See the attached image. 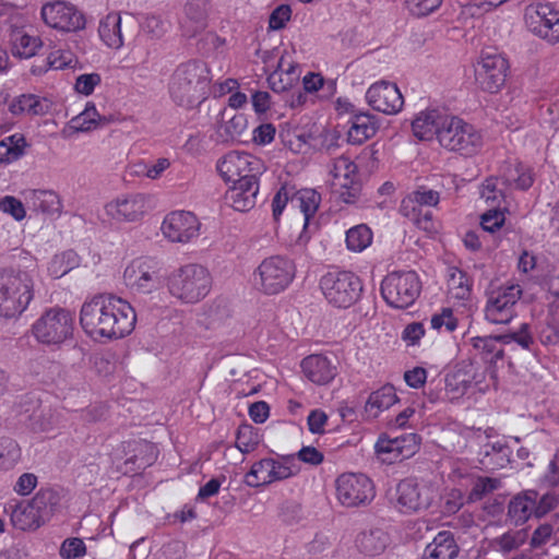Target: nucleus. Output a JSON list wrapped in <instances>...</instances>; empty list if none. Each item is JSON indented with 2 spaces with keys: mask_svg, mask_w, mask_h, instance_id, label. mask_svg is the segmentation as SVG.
Here are the masks:
<instances>
[{
  "mask_svg": "<svg viewBox=\"0 0 559 559\" xmlns=\"http://www.w3.org/2000/svg\"><path fill=\"white\" fill-rule=\"evenodd\" d=\"M135 322L130 302L115 295L96 296L80 310L81 328L94 341L122 338L133 331Z\"/></svg>",
  "mask_w": 559,
  "mask_h": 559,
  "instance_id": "f257e3e1",
  "label": "nucleus"
},
{
  "mask_svg": "<svg viewBox=\"0 0 559 559\" xmlns=\"http://www.w3.org/2000/svg\"><path fill=\"white\" fill-rule=\"evenodd\" d=\"M210 70L201 60H189L178 64L167 83L168 95L180 107L192 108L206 97Z\"/></svg>",
  "mask_w": 559,
  "mask_h": 559,
  "instance_id": "f03ea898",
  "label": "nucleus"
},
{
  "mask_svg": "<svg viewBox=\"0 0 559 559\" xmlns=\"http://www.w3.org/2000/svg\"><path fill=\"white\" fill-rule=\"evenodd\" d=\"M211 287V273L199 263L180 265L167 277V289L170 296L186 305L200 302L209 295Z\"/></svg>",
  "mask_w": 559,
  "mask_h": 559,
  "instance_id": "7ed1b4c3",
  "label": "nucleus"
},
{
  "mask_svg": "<svg viewBox=\"0 0 559 559\" xmlns=\"http://www.w3.org/2000/svg\"><path fill=\"white\" fill-rule=\"evenodd\" d=\"M34 299V281L26 272H0V319L16 320Z\"/></svg>",
  "mask_w": 559,
  "mask_h": 559,
  "instance_id": "20e7f679",
  "label": "nucleus"
},
{
  "mask_svg": "<svg viewBox=\"0 0 559 559\" xmlns=\"http://www.w3.org/2000/svg\"><path fill=\"white\" fill-rule=\"evenodd\" d=\"M74 332V316L63 308H49L31 325L29 333L34 340L47 347L59 348Z\"/></svg>",
  "mask_w": 559,
  "mask_h": 559,
  "instance_id": "39448f33",
  "label": "nucleus"
},
{
  "mask_svg": "<svg viewBox=\"0 0 559 559\" xmlns=\"http://www.w3.org/2000/svg\"><path fill=\"white\" fill-rule=\"evenodd\" d=\"M301 471L294 455L263 457L254 462L243 476V483L250 488H260L297 476Z\"/></svg>",
  "mask_w": 559,
  "mask_h": 559,
  "instance_id": "423d86ee",
  "label": "nucleus"
},
{
  "mask_svg": "<svg viewBox=\"0 0 559 559\" xmlns=\"http://www.w3.org/2000/svg\"><path fill=\"white\" fill-rule=\"evenodd\" d=\"M320 288L329 305L347 309L359 299L362 283L350 271L331 270L321 277Z\"/></svg>",
  "mask_w": 559,
  "mask_h": 559,
  "instance_id": "0eeeda50",
  "label": "nucleus"
},
{
  "mask_svg": "<svg viewBox=\"0 0 559 559\" xmlns=\"http://www.w3.org/2000/svg\"><path fill=\"white\" fill-rule=\"evenodd\" d=\"M439 144L463 156H474L484 145L483 134L473 124L456 116H450L439 131Z\"/></svg>",
  "mask_w": 559,
  "mask_h": 559,
  "instance_id": "6e6552de",
  "label": "nucleus"
},
{
  "mask_svg": "<svg viewBox=\"0 0 559 559\" xmlns=\"http://www.w3.org/2000/svg\"><path fill=\"white\" fill-rule=\"evenodd\" d=\"M295 277L294 263L282 255L263 259L253 272L255 288L265 295L284 292Z\"/></svg>",
  "mask_w": 559,
  "mask_h": 559,
  "instance_id": "1a4fd4ad",
  "label": "nucleus"
},
{
  "mask_svg": "<svg viewBox=\"0 0 559 559\" xmlns=\"http://www.w3.org/2000/svg\"><path fill=\"white\" fill-rule=\"evenodd\" d=\"M122 278L124 285L135 295H152L164 286L158 262L147 257H139L128 262Z\"/></svg>",
  "mask_w": 559,
  "mask_h": 559,
  "instance_id": "9d476101",
  "label": "nucleus"
},
{
  "mask_svg": "<svg viewBox=\"0 0 559 559\" xmlns=\"http://www.w3.org/2000/svg\"><path fill=\"white\" fill-rule=\"evenodd\" d=\"M421 284L414 271L389 273L381 283V294L385 302L397 309L412 306L418 298Z\"/></svg>",
  "mask_w": 559,
  "mask_h": 559,
  "instance_id": "9b49d317",
  "label": "nucleus"
},
{
  "mask_svg": "<svg viewBox=\"0 0 559 559\" xmlns=\"http://www.w3.org/2000/svg\"><path fill=\"white\" fill-rule=\"evenodd\" d=\"M216 171L225 183L260 178L265 171L264 162L242 151H229L216 162Z\"/></svg>",
  "mask_w": 559,
  "mask_h": 559,
  "instance_id": "f8f14e48",
  "label": "nucleus"
},
{
  "mask_svg": "<svg viewBox=\"0 0 559 559\" xmlns=\"http://www.w3.org/2000/svg\"><path fill=\"white\" fill-rule=\"evenodd\" d=\"M43 22L50 28L61 33H75L85 28L84 13L72 2L55 0L45 3L40 9Z\"/></svg>",
  "mask_w": 559,
  "mask_h": 559,
  "instance_id": "ddd939ff",
  "label": "nucleus"
},
{
  "mask_svg": "<svg viewBox=\"0 0 559 559\" xmlns=\"http://www.w3.org/2000/svg\"><path fill=\"white\" fill-rule=\"evenodd\" d=\"M201 227L202 224L194 213L175 210L164 216L159 230L168 242L188 245L200 237Z\"/></svg>",
  "mask_w": 559,
  "mask_h": 559,
  "instance_id": "4468645a",
  "label": "nucleus"
},
{
  "mask_svg": "<svg viewBox=\"0 0 559 559\" xmlns=\"http://www.w3.org/2000/svg\"><path fill=\"white\" fill-rule=\"evenodd\" d=\"M509 62L499 52L483 51L475 64V81L480 90L496 94L506 84Z\"/></svg>",
  "mask_w": 559,
  "mask_h": 559,
  "instance_id": "2eb2a0df",
  "label": "nucleus"
},
{
  "mask_svg": "<svg viewBox=\"0 0 559 559\" xmlns=\"http://www.w3.org/2000/svg\"><path fill=\"white\" fill-rule=\"evenodd\" d=\"M374 498L372 481L364 474L345 473L336 479V499L347 508L365 506Z\"/></svg>",
  "mask_w": 559,
  "mask_h": 559,
  "instance_id": "dca6fc26",
  "label": "nucleus"
},
{
  "mask_svg": "<svg viewBox=\"0 0 559 559\" xmlns=\"http://www.w3.org/2000/svg\"><path fill=\"white\" fill-rule=\"evenodd\" d=\"M104 210L116 223H136L150 212V198L143 193L120 194L107 202Z\"/></svg>",
  "mask_w": 559,
  "mask_h": 559,
  "instance_id": "f3484780",
  "label": "nucleus"
},
{
  "mask_svg": "<svg viewBox=\"0 0 559 559\" xmlns=\"http://www.w3.org/2000/svg\"><path fill=\"white\" fill-rule=\"evenodd\" d=\"M331 185L345 203H354L360 192V176L357 165L347 156H341L333 163Z\"/></svg>",
  "mask_w": 559,
  "mask_h": 559,
  "instance_id": "a211bd4d",
  "label": "nucleus"
},
{
  "mask_svg": "<svg viewBox=\"0 0 559 559\" xmlns=\"http://www.w3.org/2000/svg\"><path fill=\"white\" fill-rule=\"evenodd\" d=\"M522 290L519 285H510L493 290L486 304L485 317L493 324H508L515 317V305Z\"/></svg>",
  "mask_w": 559,
  "mask_h": 559,
  "instance_id": "6ab92c4d",
  "label": "nucleus"
},
{
  "mask_svg": "<svg viewBox=\"0 0 559 559\" xmlns=\"http://www.w3.org/2000/svg\"><path fill=\"white\" fill-rule=\"evenodd\" d=\"M527 27L551 43L559 41V10L551 3L531 4L525 10Z\"/></svg>",
  "mask_w": 559,
  "mask_h": 559,
  "instance_id": "aec40b11",
  "label": "nucleus"
},
{
  "mask_svg": "<svg viewBox=\"0 0 559 559\" xmlns=\"http://www.w3.org/2000/svg\"><path fill=\"white\" fill-rule=\"evenodd\" d=\"M433 489L406 478L399 483L395 493V506L402 513H413L427 509L435 498Z\"/></svg>",
  "mask_w": 559,
  "mask_h": 559,
  "instance_id": "412c9836",
  "label": "nucleus"
},
{
  "mask_svg": "<svg viewBox=\"0 0 559 559\" xmlns=\"http://www.w3.org/2000/svg\"><path fill=\"white\" fill-rule=\"evenodd\" d=\"M367 104L376 111L384 115H396L404 106V97L395 83L378 81L366 92Z\"/></svg>",
  "mask_w": 559,
  "mask_h": 559,
  "instance_id": "4be33fe9",
  "label": "nucleus"
},
{
  "mask_svg": "<svg viewBox=\"0 0 559 559\" xmlns=\"http://www.w3.org/2000/svg\"><path fill=\"white\" fill-rule=\"evenodd\" d=\"M418 449L416 435L408 433L395 438L381 435L376 444L377 457L386 464H392L413 456Z\"/></svg>",
  "mask_w": 559,
  "mask_h": 559,
  "instance_id": "5701e85b",
  "label": "nucleus"
},
{
  "mask_svg": "<svg viewBox=\"0 0 559 559\" xmlns=\"http://www.w3.org/2000/svg\"><path fill=\"white\" fill-rule=\"evenodd\" d=\"M448 298L459 308L465 310L473 308L472 282L462 270L456 266L447 269Z\"/></svg>",
  "mask_w": 559,
  "mask_h": 559,
  "instance_id": "b1692460",
  "label": "nucleus"
},
{
  "mask_svg": "<svg viewBox=\"0 0 559 559\" xmlns=\"http://www.w3.org/2000/svg\"><path fill=\"white\" fill-rule=\"evenodd\" d=\"M24 202L31 212L46 216H59L62 212L60 195L53 190L29 189L22 192Z\"/></svg>",
  "mask_w": 559,
  "mask_h": 559,
  "instance_id": "393cba45",
  "label": "nucleus"
},
{
  "mask_svg": "<svg viewBox=\"0 0 559 559\" xmlns=\"http://www.w3.org/2000/svg\"><path fill=\"white\" fill-rule=\"evenodd\" d=\"M227 200L238 212H248L254 207L259 193V178H251L229 183Z\"/></svg>",
  "mask_w": 559,
  "mask_h": 559,
  "instance_id": "a878e982",
  "label": "nucleus"
},
{
  "mask_svg": "<svg viewBox=\"0 0 559 559\" xmlns=\"http://www.w3.org/2000/svg\"><path fill=\"white\" fill-rule=\"evenodd\" d=\"M447 118H450V115H444L438 109L421 110L412 121L413 133L419 140H431L436 136L439 141V131L444 127Z\"/></svg>",
  "mask_w": 559,
  "mask_h": 559,
  "instance_id": "bb28decb",
  "label": "nucleus"
},
{
  "mask_svg": "<svg viewBox=\"0 0 559 559\" xmlns=\"http://www.w3.org/2000/svg\"><path fill=\"white\" fill-rule=\"evenodd\" d=\"M301 369L307 379L319 385L330 383L336 376L335 365L322 355L306 357L301 361Z\"/></svg>",
  "mask_w": 559,
  "mask_h": 559,
  "instance_id": "cd10ccee",
  "label": "nucleus"
},
{
  "mask_svg": "<svg viewBox=\"0 0 559 559\" xmlns=\"http://www.w3.org/2000/svg\"><path fill=\"white\" fill-rule=\"evenodd\" d=\"M207 0H188L180 17V27L185 36L192 37L206 25Z\"/></svg>",
  "mask_w": 559,
  "mask_h": 559,
  "instance_id": "c85d7f7f",
  "label": "nucleus"
},
{
  "mask_svg": "<svg viewBox=\"0 0 559 559\" xmlns=\"http://www.w3.org/2000/svg\"><path fill=\"white\" fill-rule=\"evenodd\" d=\"M48 98L35 94H22L14 97L9 104V112L12 116H43L50 109Z\"/></svg>",
  "mask_w": 559,
  "mask_h": 559,
  "instance_id": "c756f323",
  "label": "nucleus"
},
{
  "mask_svg": "<svg viewBox=\"0 0 559 559\" xmlns=\"http://www.w3.org/2000/svg\"><path fill=\"white\" fill-rule=\"evenodd\" d=\"M459 555V546L449 531L439 532L425 547L421 559H454Z\"/></svg>",
  "mask_w": 559,
  "mask_h": 559,
  "instance_id": "7c9ffc66",
  "label": "nucleus"
},
{
  "mask_svg": "<svg viewBox=\"0 0 559 559\" xmlns=\"http://www.w3.org/2000/svg\"><path fill=\"white\" fill-rule=\"evenodd\" d=\"M348 123L347 140L352 144H362L372 138L378 130L376 117L368 112L355 115Z\"/></svg>",
  "mask_w": 559,
  "mask_h": 559,
  "instance_id": "2f4dec72",
  "label": "nucleus"
},
{
  "mask_svg": "<svg viewBox=\"0 0 559 559\" xmlns=\"http://www.w3.org/2000/svg\"><path fill=\"white\" fill-rule=\"evenodd\" d=\"M511 451L500 441L489 442L479 452V464L487 471L504 468L510 463Z\"/></svg>",
  "mask_w": 559,
  "mask_h": 559,
  "instance_id": "473e14b6",
  "label": "nucleus"
},
{
  "mask_svg": "<svg viewBox=\"0 0 559 559\" xmlns=\"http://www.w3.org/2000/svg\"><path fill=\"white\" fill-rule=\"evenodd\" d=\"M121 21L120 13L116 11L108 12L99 20V37L109 48L119 49L123 46L124 40L121 31Z\"/></svg>",
  "mask_w": 559,
  "mask_h": 559,
  "instance_id": "72a5a7b5",
  "label": "nucleus"
},
{
  "mask_svg": "<svg viewBox=\"0 0 559 559\" xmlns=\"http://www.w3.org/2000/svg\"><path fill=\"white\" fill-rule=\"evenodd\" d=\"M538 496L534 490H527L515 496L509 504V516L515 524L526 522L531 516H536V500Z\"/></svg>",
  "mask_w": 559,
  "mask_h": 559,
  "instance_id": "f704fd0d",
  "label": "nucleus"
},
{
  "mask_svg": "<svg viewBox=\"0 0 559 559\" xmlns=\"http://www.w3.org/2000/svg\"><path fill=\"white\" fill-rule=\"evenodd\" d=\"M226 110H222V120L217 123V136L224 142L238 141L248 130V118L243 114H234L225 119Z\"/></svg>",
  "mask_w": 559,
  "mask_h": 559,
  "instance_id": "c9c22d12",
  "label": "nucleus"
},
{
  "mask_svg": "<svg viewBox=\"0 0 559 559\" xmlns=\"http://www.w3.org/2000/svg\"><path fill=\"white\" fill-rule=\"evenodd\" d=\"M399 401L395 389L391 384L382 385L377 391L370 393L366 404L365 412L372 418L378 417L382 412L389 409Z\"/></svg>",
  "mask_w": 559,
  "mask_h": 559,
  "instance_id": "e433bc0d",
  "label": "nucleus"
},
{
  "mask_svg": "<svg viewBox=\"0 0 559 559\" xmlns=\"http://www.w3.org/2000/svg\"><path fill=\"white\" fill-rule=\"evenodd\" d=\"M39 36L29 34L23 29L14 31L11 35V51L14 57L29 59L41 48Z\"/></svg>",
  "mask_w": 559,
  "mask_h": 559,
  "instance_id": "4c0bfd02",
  "label": "nucleus"
},
{
  "mask_svg": "<svg viewBox=\"0 0 559 559\" xmlns=\"http://www.w3.org/2000/svg\"><path fill=\"white\" fill-rule=\"evenodd\" d=\"M31 501L17 503L11 512L13 526L21 531H33L41 524L40 516L36 513Z\"/></svg>",
  "mask_w": 559,
  "mask_h": 559,
  "instance_id": "58836bf2",
  "label": "nucleus"
},
{
  "mask_svg": "<svg viewBox=\"0 0 559 559\" xmlns=\"http://www.w3.org/2000/svg\"><path fill=\"white\" fill-rule=\"evenodd\" d=\"M103 120L95 104L88 102L85 108L69 121L68 128L74 132H90L97 129Z\"/></svg>",
  "mask_w": 559,
  "mask_h": 559,
  "instance_id": "ea45409f",
  "label": "nucleus"
},
{
  "mask_svg": "<svg viewBox=\"0 0 559 559\" xmlns=\"http://www.w3.org/2000/svg\"><path fill=\"white\" fill-rule=\"evenodd\" d=\"M321 202V195L313 189H301L295 191L292 199V206L298 209L304 214L305 226L317 213Z\"/></svg>",
  "mask_w": 559,
  "mask_h": 559,
  "instance_id": "a19ab883",
  "label": "nucleus"
},
{
  "mask_svg": "<svg viewBox=\"0 0 559 559\" xmlns=\"http://www.w3.org/2000/svg\"><path fill=\"white\" fill-rule=\"evenodd\" d=\"M26 147V140L22 133H14L0 141V164L9 165L20 159Z\"/></svg>",
  "mask_w": 559,
  "mask_h": 559,
  "instance_id": "79ce46f5",
  "label": "nucleus"
},
{
  "mask_svg": "<svg viewBox=\"0 0 559 559\" xmlns=\"http://www.w3.org/2000/svg\"><path fill=\"white\" fill-rule=\"evenodd\" d=\"M439 202V194L432 190H417L403 199L401 213L403 215H414L424 206H435Z\"/></svg>",
  "mask_w": 559,
  "mask_h": 559,
  "instance_id": "37998d69",
  "label": "nucleus"
},
{
  "mask_svg": "<svg viewBox=\"0 0 559 559\" xmlns=\"http://www.w3.org/2000/svg\"><path fill=\"white\" fill-rule=\"evenodd\" d=\"M297 79V67L292 63L285 67V58L282 57L267 80L273 91L281 92L292 86Z\"/></svg>",
  "mask_w": 559,
  "mask_h": 559,
  "instance_id": "c03bdc74",
  "label": "nucleus"
},
{
  "mask_svg": "<svg viewBox=\"0 0 559 559\" xmlns=\"http://www.w3.org/2000/svg\"><path fill=\"white\" fill-rule=\"evenodd\" d=\"M373 240V233L366 224H358L350 227L345 234L346 249L354 253L365 251Z\"/></svg>",
  "mask_w": 559,
  "mask_h": 559,
  "instance_id": "a18cd8bd",
  "label": "nucleus"
},
{
  "mask_svg": "<svg viewBox=\"0 0 559 559\" xmlns=\"http://www.w3.org/2000/svg\"><path fill=\"white\" fill-rule=\"evenodd\" d=\"M80 257L72 250L55 254L47 265L48 274L53 278H60L80 265Z\"/></svg>",
  "mask_w": 559,
  "mask_h": 559,
  "instance_id": "49530a36",
  "label": "nucleus"
},
{
  "mask_svg": "<svg viewBox=\"0 0 559 559\" xmlns=\"http://www.w3.org/2000/svg\"><path fill=\"white\" fill-rule=\"evenodd\" d=\"M389 543V534L381 528H372L368 532H364L358 538L360 549L371 556L384 551Z\"/></svg>",
  "mask_w": 559,
  "mask_h": 559,
  "instance_id": "de8ad7c7",
  "label": "nucleus"
},
{
  "mask_svg": "<svg viewBox=\"0 0 559 559\" xmlns=\"http://www.w3.org/2000/svg\"><path fill=\"white\" fill-rule=\"evenodd\" d=\"M473 347L480 355L481 359L487 362H496L502 357V342L499 336L473 337L471 340Z\"/></svg>",
  "mask_w": 559,
  "mask_h": 559,
  "instance_id": "09e8293b",
  "label": "nucleus"
},
{
  "mask_svg": "<svg viewBox=\"0 0 559 559\" xmlns=\"http://www.w3.org/2000/svg\"><path fill=\"white\" fill-rule=\"evenodd\" d=\"M22 450L11 438H0V472L13 469L21 461Z\"/></svg>",
  "mask_w": 559,
  "mask_h": 559,
  "instance_id": "8fccbe9b",
  "label": "nucleus"
},
{
  "mask_svg": "<svg viewBox=\"0 0 559 559\" xmlns=\"http://www.w3.org/2000/svg\"><path fill=\"white\" fill-rule=\"evenodd\" d=\"M503 345L516 343L522 349L535 353V337L532 326L528 323H522L520 328L513 332L500 335Z\"/></svg>",
  "mask_w": 559,
  "mask_h": 559,
  "instance_id": "3c124183",
  "label": "nucleus"
},
{
  "mask_svg": "<svg viewBox=\"0 0 559 559\" xmlns=\"http://www.w3.org/2000/svg\"><path fill=\"white\" fill-rule=\"evenodd\" d=\"M304 90L307 93L323 92L322 97L330 98L336 93L335 80H324L320 73L308 72L302 78Z\"/></svg>",
  "mask_w": 559,
  "mask_h": 559,
  "instance_id": "603ef678",
  "label": "nucleus"
},
{
  "mask_svg": "<svg viewBox=\"0 0 559 559\" xmlns=\"http://www.w3.org/2000/svg\"><path fill=\"white\" fill-rule=\"evenodd\" d=\"M58 497L52 490L39 491L32 500L36 513L40 516V522L44 524L48 521L56 511Z\"/></svg>",
  "mask_w": 559,
  "mask_h": 559,
  "instance_id": "864d4df0",
  "label": "nucleus"
},
{
  "mask_svg": "<svg viewBox=\"0 0 559 559\" xmlns=\"http://www.w3.org/2000/svg\"><path fill=\"white\" fill-rule=\"evenodd\" d=\"M503 185L501 183V179L498 177H490L484 181L480 188V198L488 205H498L501 206V203L504 201L506 194L503 190Z\"/></svg>",
  "mask_w": 559,
  "mask_h": 559,
  "instance_id": "5fc2aeb1",
  "label": "nucleus"
},
{
  "mask_svg": "<svg viewBox=\"0 0 559 559\" xmlns=\"http://www.w3.org/2000/svg\"><path fill=\"white\" fill-rule=\"evenodd\" d=\"M171 162L167 157H159L152 162H141L134 165V174L155 180L170 167Z\"/></svg>",
  "mask_w": 559,
  "mask_h": 559,
  "instance_id": "6e6d98bb",
  "label": "nucleus"
},
{
  "mask_svg": "<svg viewBox=\"0 0 559 559\" xmlns=\"http://www.w3.org/2000/svg\"><path fill=\"white\" fill-rule=\"evenodd\" d=\"M261 436L250 425L240 426L237 432L236 447L241 453L253 452L261 442Z\"/></svg>",
  "mask_w": 559,
  "mask_h": 559,
  "instance_id": "4d7b16f0",
  "label": "nucleus"
},
{
  "mask_svg": "<svg viewBox=\"0 0 559 559\" xmlns=\"http://www.w3.org/2000/svg\"><path fill=\"white\" fill-rule=\"evenodd\" d=\"M0 212L12 217L15 222H22L27 216V205L23 198L3 195L0 198Z\"/></svg>",
  "mask_w": 559,
  "mask_h": 559,
  "instance_id": "13d9d810",
  "label": "nucleus"
},
{
  "mask_svg": "<svg viewBox=\"0 0 559 559\" xmlns=\"http://www.w3.org/2000/svg\"><path fill=\"white\" fill-rule=\"evenodd\" d=\"M526 533L523 530L509 531L492 539L491 547L501 552H509L519 548L526 540Z\"/></svg>",
  "mask_w": 559,
  "mask_h": 559,
  "instance_id": "bf43d9fd",
  "label": "nucleus"
},
{
  "mask_svg": "<svg viewBox=\"0 0 559 559\" xmlns=\"http://www.w3.org/2000/svg\"><path fill=\"white\" fill-rule=\"evenodd\" d=\"M431 329L438 332H454L457 328V318L453 309L444 307L440 311L433 313L430 319Z\"/></svg>",
  "mask_w": 559,
  "mask_h": 559,
  "instance_id": "052dcab7",
  "label": "nucleus"
},
{
  "mask_svg": "<svg viewBox=\"0 0 559 559\" xmlns=\"http://www.w3.org/2000/svg\"><path fill=\"white\" fill-rule=\"evenodd\" d=\"M506 222L504 209L492 205L491 209L485 211L480 216L481 228L490 234L499 230Z\"/></svg>",
  "mask_w": 559,
  "mask_h": 559,
  "instance_id": "680f3d73",
  "label": "nucleus"
},
{
  "mask_svg": "<svg viewBox=\"0 0 559 559\" xmlns=\"http://www.w3.org/2000/svg\"><path fill=\"white\" fill-rule=\"evenodd\" d=\"M102 83L100 74L96 72L83 73L76 76L73 88L76 94L90 96Z\"/></svg>",
  "mask_w": 559,
  "mask_h": 559,
  "instance_id": "e2e57ef3",
  "label": "nucleus"
},
{
  "mask_svg": "<svg viewBox=\"0 0 559 559\" xmlns=\"http://www.w3.org/2000/svg\"><path fill=\"white\" fill-rule=\"evenodd\" d=\"M59 555L62 559H79L86 555V546L81 538H67L60 546Z\"/></svg>",
  "mask_w": 559,
  "mask_h": 559,
  "instance_id": "0e129e2a",
  "label": "nucleus"
},
{
  "mask_svg": "<svg viewBox=\"0 0 559 559\" xmlns=\"http://www.w3.org/2000/svg\"><path fill=\"white\" fill-rule=\"evenodd\" d=\"M76 62L72 51L68 49H56L47 57V63L50 69L62 70L72 67Z\"/></svg>",
  "mask_w": 559,
  "mask_h": 559,
  "instance_id": "69168bd1",
  "label": "nucleus"
},
{
  "mask_svg": "<svg viewBox=\"0 0 559 559\" xmlns=\"http://www.w3.org/2000/svg\"><path fill=\"white\" fill-rule=\"evenodd\" d=\"M425 333L426 330L421 322H412L403 329L401 338L407 347L419 346Z\"/></svg>",
  "mask_w": 559,
  "mask_h": 559,
  "instance_id": "338daca9",
  "label": "nucleus"
},
{
  "mask_svg": "<svg viewBox=\"0 0 559 559\" xmlns=\"http://www.w3.org/2000/svg\"><path fill=\"white\" fill-rule=\"evenodd\" d=\"M295 194V189L292 187L283 186L280 188V190L276 192V194L273 198L272 201V211L273 216L277 219L286 205L290 202Z\"/></svg>",
  "mask_w": 559,
  "mask_h": 559,
  "instance_id": "774afa93",
  "label": "nucleus"
}]
</instances>
